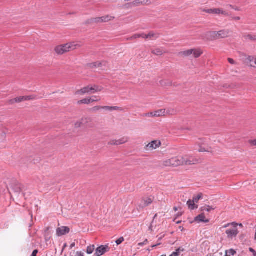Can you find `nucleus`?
<instances>
[{
	"instance_id": "nucleus-35",
	"label": "nucleus",
	"mask_w": 256,
	"mask_h": 256,
	"mask_svg": "<svg viewBox=\"0 0 256 256\" xmlns=\"http://www.w3.org/2000/svg\"><path fill=\"white\" fill-rule=\"evenodd\" d=\"M90 118H82V120H81V122H82V126L83 125H86L87 123L88 122H90Z\"/></svg>"
},
{
	"instance_id": "nucleus-31",
	"label": "nucleus",
	"mask_w": 256,
	"mask_h": 256,
	"mask_svg": "<svg viewBox=\"0 0 256 256\" xmlns=\"http://www.w3.org/2000/svg\"><path fill=\"white\" fill-rule=\"evenodd\" d=\"M92 87L94 88V89L92 90L93 92H92V94L95 93L96 92H100L102 89V87L96 85H94V86Z\"/></svg>"
},
{
	"instance_id": "nucleus-23",
	"label": "nucleus",
	"mask_w": 256,
	"mask_h": 256,
	"mask_svg": "<svg viewBox=\"0 0 256 256\" xmlns=\"http://www.w3.org/2000/svg\"><path fill=\"white\" fill-rule=\"evenodd\" d=\"M215 208H214L212 206H210L208 205H206L205 206L200 208L201 211H206L208 212H210L212 210H215Z\"/></svg>"
},
{
	"instance_id": "nucleus-2",
	"label": "nucleus",
	"mask_w": 256,
	"mask_h": 256,
	"mask_svg": "<svg viewBox=\"0 0 256 256\" xmlns=\"http://www.w3.org/2000/svg\"><path fill=\"white\" fill-rule=\"evenodd\" d=\"M76 46L72 43L58 46L56 47L55 51L58 54H62L67 52L76 49Z\"/></svg>"
},
{
	"instance_id": "nucleus-60",
	"label": "nucleus",
	"mask_w": 256,
	"mask_h": 256,
	"mask_svg": "<svg viewBox=\"0 0 256 256\" xmlns=\"http://www.w3.org/2000/svg\"><path fill=\"white\" fill-rule=\"evenodd\" d=\"M161 244L160 243H158L157 244H155V245H153L152 246V248H155L158 246H160Z\"/></svg>"
},
{
	"instance_id": "nucleus-40",
	"label": "nucleus",
	"mask_w": 256,
	"mask_h": 256,
	"mask_svg": "<svg viewBox=\"0 0 256 256\" xmlns=\"http://www.w3.org/2000/svg\"><path fill=\"white\" fill-rule=\"evenodd\" d=\"M134 38H144V34H136L134 36Z\"/></svg>"
},
{
	"instance_id": "nucleus-5",
	"label": "nucleus",
	"mask_w": 256,
	"mask_h": 256,
	"mask_svg": "<svg viewBox=\"0 0 256 256\" xmlns=\"http://www.w3.org/2000/svg\"><path fill=\"white\" fill-rule=\"evenodd\" d=\"M232 224L234 226V228L227 230L226 232L228 239H232L233 238L236 237L238 234V231L236 228L238 224L236 222H232Z\"/></svg>"
},
{
	"instance_id": "nucleus-26",
	"label": "nucleus",
	"mask_w": 256,
	"mask_h": 256,
	"mask_svg": "<svg viewBox=\"0 0 256 256\" xmlns=\"http://www.w3.org/2000/svg\"><path fill=\"white\" fill-rule=\"evenodd\" d=\"M202 54V52H201L200 50L195 49H194V51L192 53L194 57L195 58H199Z\"/></svg>"
},
{
	"instance_id": "nucleus-56",
	"label": "nucleus",
	"mask_w": 256,
	"mask_h": 256,
	"mask_svg": "<svg viewBox=\"0 0 256 256\" xmlns=\"http://www.w3.org/2000/svg\"><path fill=\"white\" fill-rule=\"evenodd\" d=\"M38 250L36 249V250H34L32 252V254H34V255L36 256V255H37V254H38Z\"/></svg>"
},
{
	"instance_id": "nucleus-36",
	"label": "nucleus",
	"mask_w": 256,
	"mask_h": 256,
	"mask_svg": "<svg viewBox=\"0 0 256 256\" xmlns=\"http://www.w3.org/2000/svg\"><path fill=\"white\" fill-rule=\"evenodd\" d=\"M164 165L166 166H171L172 164H171V160L170 159L168 160H166L164 162Z\"/></svg>"
},
{
	"instance_id": "nucleus-51",
	"label": "nucleus",
	"mask_w": 256,
	"mask_h": 256,
	"mask_svg": "<svg viewBox=\"0 0 256 256\" xmlns=\"http://www.w3.org/2000/svg\"><path fill=\"white\" fill-rule=\"evenodd\" d=\"M229 6L230 7L236 10L240 11V10L238 7H236L234 6H233L232 5H229Z\"/></svg>"
},
{
	"instance_id": "nucleus-58",
	"label": "nucleus",
	"mask_w": 256,
	"mask_h": 256,
	"mask_svg": "<svg viewBox=\"0 0 256 256\" xmlns=\"http://www.w3.org/2000/svg\"><path fill=\"white\" fill-rule=\"evenodd\" d=\"M76 246V244H75V242H72V243L70 244V248H72L74 247V246Z\"/></svg>"
},
{
	"instance_id": "nucleus-16",
	"label": "nucleus",
	"mask_w": 256,
	"mask_h": 256,
	"mask_svg": "<svg viewBox=\"0 0 256 256\" xmlns=\"http://www.w3.org/2000/svg\"><path fill=\"white\" fill-rule=\"evenodd\" d=\"M194 221L197 222H203L204 223H208L209 222L208 220L206 219L205 215L204 213H202L194 218Z\"/></svg>"
},
{
	"instance_id": "nucleus-45",
	"label": "nucleus",
	"mask_w": 256,
	"mask_h": 256,
	"mask_svg": "<svg viewBox=\"0 0 256 256\" xmlns=\"http://www.w3.org/2000/svg\"><path fill=\"white\" fill-rule=\"evenodd\" d=\"M148 243V240L147 239H146V240H145L144 242L139 243L138 244V246H142Z\"/></svg>"
},
{
	"instance_id": "nucleus-20",
	"label": "nucleus",
	"mask_w": 256,
	"mask_h": 256,
	"mask_svg": "<svg viewBox=\"0 0 256 256\" xmlns=\"http://www.w3.org/2000/svg\"><path fill=\"white\" fill-rule=\"evenodd\" d=\"M98 100H92V98H84L82 100H78V104H88L90 102H96Z\"/></svg>"
},
{
	"instance_id": "nucleus-17",
	"label": "nucleus",
	"mask_w": 256,
	"mask_h": 256,
	"mask_svg": "<svg viewBox=\"0 0 256 256\" xmlns=\"http://www.w3.org/2000/svg\"><path fill=\"white\" fill-rule=\"evenodd\" d=\"M164 113V110H160L154 112L146 114V115L152 117H158L162 116Z\"/></svg>"
},
{
	"instance_id": "nucleus-12",
	"label": "nucleus",
	"mask_w": 256,
	"mask_h": 256,
	"mask_svg": "<svg viewBox=\"0 0 256 256\" xmlns=\"http://www.w3.org/2000/svg\"><path fill=\"white\" fill-rule=\"evenodd\" d=\"M160 144L161 142L160 141L153 140L146 146L147 150H152L154 149H156L157 148L159 147Z\"/></svg>"
},
{
	"instance_id": "nucleus-9",
	"label": "nucleus",
	"mask_w": 256,
	"mask_h": 256,
	"mask_svg": "<svg viewBox=\"0 0 256 256\" xmlns=\"http://www.w3.org/2000/svg\"><path fill=\"white\" fill-rule=\"evenodd\" d=\"M153 202V200L150 198H143L140 203L138 206L140 208H144L148 205L150 204Z\"/></svg>"
},
{
	"instance_id": "nucleus-43",
	"label": "nucleus",
	"mask_w": 256,
	"mask_h": 256,
	"mask_svg": "<svg viewBox=\"0 0 256 256\" xmlns=\"http://www.w3.org/2000/svg\"><path fill=\"white\" fill-rule=\"evenodd\" d=\"M15 100H16L15 98H13V99H12V100H8L7 103L8 104H13L16 103V102H15Z\"/></svg>"
},
{
	"instance_id": "nucleus-19",
	"label": "nucleus",
	"mask_w": 256,
	"mask_h": 256,
	"mask_svg": "<svg viewBox=\"0 0 256 256\" xmlns=\"http://www.w3.org/2000/svg\"><path fill=\"white\" fill-rule=\"evenodd\" d=\"M114 18V16L107 15L100 17V22H106L110 21Z\"/></svg>"
},
{
	"instance_id": "nucleus-30",
	"label": "nucleus",
	"mask_w": 256,
	"mask_h": 256,
	"mask_svg": "<svg viewBox=\"0 0 256 256\" xmlns=\"http://www.w3.org/2000/svg\"><path fill=\"white\" fill-rule=\"evenodd\" d=\"M184 248H179L175 252H172L173 255H174V256H178L180 254V252H184Z\"/></svg>"
},
{
	"instance_id": "nucleus-38",
	"label": "nucleus",
	"mask_w": 256,
	"mask_h": 256,
	"mask_svg": "<svg viewBox=\"0 0 256 256\" xmlns=\"http://www.w3.org/2000/svg\"><path fill=\"white\" fill-rule=\"evenodd\" d=\"M24 98H26L25 101L34 99V97L33 96H24Z\"/></svg>"
},
{
	"instance_id": "nucleus-34",
	"label": "nucleus",
	"mask_w": 256,
	"mask_h": 256,
	"mask_svg": "<svg viewBox=\"0 0 256 256\" xmlns=\"http://www.w3.org/2000/svg\"><path fill=\"white\" fill-rule=\"evenodd\" d=\"M142 2V4L150 5L152 3V0H140Z\"/></svg>"
},
{
	"instance_id": "nucleus-52",
	"label": "nucleus",
	"mask_w": 256,
	"mask_h": 256,
	"mask_svg": "<svg viewBox=\"0 0 256 256\" xmlns=\"http://www.w3.org/2000/svg\"><path fill=\"white\" fill-rule=\"evenodd\" d=\"M76 256H84V254L82 252H77L76 253Z\"/></svg>"
},
{
	"instance_id": "nucleus-15",
	"label": "nucleus",
	"mask_w": 256,
	"mask_h": 256,
	"mask_svg": "<svg viewBox=\"0 0 256 256\" xmlns=\"http://www.w3.org/2000/svg\"><path fill=\"white\" fill-rule=\"evenodd\" d=\"M106 62H92L90 64H88V66L92 68H102L103 66H106Z\"/></svg>"
},
{
	"instance_id": "nucleus-42",
	"label": "nucleus",
	"mask_w": 256,
	"mask_h": 256,
	"mask_svg": "<svg viewBox=\"0 0 256 256\" xmlns=\"http://www.w3.org/2000/svg\"><path fill=\"white\" fill-rule=\"evenodd\" d=\"M82 122H78L75 124V127L76 128H80L82 126Z\"/></svg>"
},
{
	"instance_id": "nucleus-46",
	"label": "nucleus",
	"mask_w": 256,
	"mask_h": 256,
	"mask_svg": "<svg viewBox=\"0 0 256 256\" xmlns=\"http://www.w3.org/2000/svg\"><path fill=\"white\" fill-rule=\"evenodd\" d=\"M249 251L253 254L254 256H256V251L253 248H250Z\"/></svg>"
},
{
	"instance_id": "nucleus-41",
	"label": "nucleus",
	"mask_w": 256,
	"mask_h": 256,
	"mask_svg": "<svg viewBox=\"0 0 256 256\" xmlns=\"http://www.w3.org/2000/svg\"><path fill=\"white\" fill-rule=\"evenodd\" d=\"M204 12L208 13V14H213L214 12V8H210V9H207V10H204Z\"/></svg>"
},
{
	"instance_id": "nucleus-53",
	"label": "nucleus",
	"mask_w": 256,
	"mask_h": 256,
	"mask_svg": "<svg viewBox=\"0 0 256 256\" xmlns=\"http://www.w3.org/2000/svg\"><path fill=\"white\" fill-rule=\"evenodd\" d=\"M230 253L232 256H234L236 254V252L235 250H234L233 249H230Z\"/></svg>"
},
{
	"instance_id": "nucleus-27",
	"label": "nucleus",
	"mask_w": 256,
	"mask_h": 256,
	"mask_svg": "<svg viewBox=\"0 0 256 256\" xmlns=\"http://www.w3.org/2000/svg\"><path fill=\"white\" fill-rule=\"evenodd\" d=\"M152 53L156 56H161L163 54V51L160 48H156L153 50Z\"/></svg>"
},
{
	"instance_id": "nucleus-14",
	"label": "nucleus",
	"mask_w": 256,
	"mask_h": 256,
	"mask_svg": "<svg viewBox=\"0 0 256 256\" xmlns=\"http://www.w3.org/2000/svg\"><path fill=\"white\" fill-rule=\"evenodd\" d=\"M94 89V88L92 86H88L84 87L83 88L81 89L80 90H78L76 92V94H83L86 93H92V92H93V90Z\"/></svg>"
},
{
	"instance_id": "nucleus-37",
	"label": "nucleus",
	"mask_w": 256,
	"mask_h": 256,
	"mask_svg": "<svg viewBox=\"0 0 256 256\" xmlns=\"http://www.w3.org/2000/svg\"><path fill=\"white\" fill-rule=\"evenodd\" d=\"M124 241V238L123 237H120L119 238H118L116 240V242L117 245H119V244H121Z\"/></svg>"
},
{
	"instance_id": "nucleus-10",
	"label": "nucleus",
	"mask_w": 256,
	"mask_h": 256,
	"mask_svg": "<svg viewBox=\"0 0 256 256\" xmlns=\"http://www.w3.org/2000/svg\"><path fill=\"white\" fill-rule=\"evenodd\" d=\"M128 142V138H122L118 140H111L108 142V145L112 146H118L126 143Z\"/></svg>"
},
{
	"instance_id": "nucleus-32",
	"label": "nucleus",
	"mask_w": 256,
	"mask_h": 256,
	"mask_svg": "<svg viewBox=\"0 0 256 256\" xmlns=\"http://www.w3.org/2000/svg\"><path fill=\"white\" fill-rule=\"evenodd\" d=\"M154 36H155V34H154L152 32H150L148 34H144V38H145V39L151 38H152L154 37Z\"/></svg>"
},
{
	"instance_id": "nucleus-61",
	"label": "nucleus",
	"mask_w": 256,
	"mask_h": 256,
	"mask_svg": "<svg viewBox=\"0 0 256 256\" xmlns=\"http://www.w3.org/2000/svg\"><path fill=\"white\" fill-rule=\"evenodd\" d=\"M67 246V244H64V246H63V248H62V252H63V250H64V249Z\"/></svg>"
},
{
	"instance_id": "nucleus-4",
	"label": "nucleus",
	"mask_w": 256,
	"mask_h": 256,
	"mask_svg": "<svg viewBox=\"0 0 256 256\" xmlns=\"http://www.w3.org/2000/svg\"><path fill=\"white\" fill-rule=\"evenodd\" d=\"M10 186L12 190L18 194H20L21 192L25 191L24 186L16 180H14Z\"/></svg>"
},
{
	"instance_id": "nucleus-6",
	"label": "nucleus",
	"mask_w": 256,
	"mask_h": 256,
	"mask_svg": "<svg viewBox=\"0 0 256 256\" xmlns=\"http://www.w3.org/2000/svg\"><path fill=\"white\" fill-rule=\"evenodd\" d=\"M241 56H243L242 58L244 62L246 64L250 63V66L252 67H256V58L252 56H248L244 54H242Z\"/></svg>"
},
{
	"instance_id": "nucleus-28",
	"label": "nucleus",
	"mask_w": 256,
	"mask_h": 256,
	"mask_svg": "<svg viewBox=\"0 0 256 256\" xmlns=\"http://www.w3.org/2000/svg\"><path fill=\"white\" fill-rule=\"evenodd\" d=\"M106 106H96L94 108H92L90 110L93 112H96L100 110H105V107Z\"/></svg>"
},
{
	"instance_id": "nucleus-25",
	"label": "nucleus",
	"mask_w": 256,
	"mask_h": 256,
	"mask_svg": "<svg viewBox=\"0 0 256 256\" xmlns=\"http://www.w3.org/2000/svg\"><path fill=\"white\" fill-rule=\"evenodd\" d=\"M244 38L246 40H249L251 41H255L256 40V35H252V34H248L244 36Z\"/></svg>"
},
{
	"instance_id": "nucleus-21",
	"label": "nucleus",
	"mask_w": 256,
	"mask_h": 256,
	"mask_svg": "<svg viewBox=\"0 0 256 256\" xmlns=\"http://www.w3.org/2000/svg\"><path fill=\"white\" fill-rule=\"evenodd\" d=\"M194 51V49L188 50H187L181 52L179 54L184 56H188L192 55Z\"/></svg>"
},
{
	"instance_id": "nucleus-59",
	"label": "nucleus",
	"mask_w": 256,
	"mask_h": 256,
	"mask_svg": "<svg viewBox=\"0 0 256 256\" xmlns=\"http://www.w3.org/2000/svg\"><path fill=\"white\" fill-rule=\"evenodd\" d=\"M224 88H232V87L231 86H230V85H228V84H225V85L224 86Z\"/></svg>"
},
{
	"instance_id": "nucleus-47",
	"label": "nucleus",
	"mask_w": 256,
	"mask_h": 256,
	"mask_svg": "<svg viewBox=\"0 0 256 256\" xmlns=\"http://www.w3.org/2000/svg\"><path fill=\"white\" fill-rule=\"evenodd\" d=\"M228 60L230 64H236L235 61L232 58H228Z\"/></svg>"
},
{
	"instance_id": "nucleus-11",
	"label": "nucleus",
	"mask_w": 256,
	"mask_h": 256,
	"mask_svg": "<svg viewBox=\"0 0 256 256\" xmlns=\"http://www.w3.org/2000/svg\"><path fill=\"white\" fill-rule=\"evenodd\" d=\"M230 34V30H222L218 32H216V34L218 39L227 38L229 36Z\"/></svg>"
},
{
	"instance_id": "nucleus-18",
	"label": "nucleus",
	"mask_w": 256,
	"mask_h": 256,
	"mask_svg": "<svg viewBox=\"0 0 256 256\" xmlns=\"http://www.w3.org/2000/svg\"><path fill=\"white\" fill-rule=\"evenodd\" d=\"M100 22V18H95L87 20L85 22V24H90Z\"/></svg>"
},
{
	"instance_id": "nucleus-24",
	"label": "nucleus",
	"mask_w": 256,
	"mask_h": 256,
	"mask_svg": "<svg viewBox=\"0 0 256 256\" xmlns=\"http://www.w3.org/2000/svg\"><path fill=\"white\" fill-rule=\"evenodd\" d=\"M95 250V246L94 245H90L87 247L86 252L88 254H92Z\"/></svg>"
},
{
	"instance_id": "nucleus-44",
	"label": "nucleus",
	"mask_w": 256,
	"mask_h": 256,
	"mask_svg": "<svg viewBox=\"0 0 256 256\" xmlns=\"http://www.w3.org/2000/svg\"><path fill=\"white\" fill-rule=\"evenodd\" d=\"M213 14H220V8H214Z\"/></svg>"
},
{
	"instance_id": "nucleus-54",
	"label": "nucleus",
	"mask_w": 256,
	"mask_h": 256,
	"mask_svg": "<svg viewBox=\"0 0 256 256\" xmlns=\"http://www.w3.org/2000/svg\"><path fill=\"white\" fill-rule=\"evenodd\" d=\"M134 2V4L136 5H138L140 4H142V2L140 1V0H136Z\"/></svg>"
},
{
	"instance_id": "nucleus-63",
	"label": "nucleus",
	"mask_w": 256,
	"mask_h": 256,
	"mask_svg": "<svg viewBox=\"0 0 256 256\" xmlns=\"http://www.w3.org/2000/svg\"><path fill=\"white\" fill-rule=\"evenodd\" d=\"M174 211H177L178 210V208L176 207H174Z\"/></svg>"
},
{
	"instance_id": "nucleus-3",
	"label": "nucleus",
	"mask_w": 256,
	"mask_h": 256,
	"mask_svg": "<svg viewBox=\"0 0 256 256\" xmlns=\"http://www.w3.org/2000/svg\"><path fill=\"white\" fill-rule=\"evenodd\" d=\"M203 198V194L202 193H199L197 196H194L192 200H189L187 202V205L188 208L190 210H194L198 208V205L196 204L200 200Z\"/></svg>"
},
{
	"instance_id": "nucleus-33",
	"label": "nucleus",
	"mask_w": 256,
	"mask_h": 256,
	"mask_svg": "<svg viewBox=\"0 0 256 256\" xmlns=\"http://www.w3.org/2000/svg\"><path fill=\"white\" fill-rule=\"evenodd\" d=\"M15 102H16V103H20L22 102L25 101L26 98H24V96H19L16 98Z\"/></svg>"
},
{
	"instance_id": "nucleus-7",
	"label": "nucleus",
	"mask_w": 256,
	"mask_h": 256,
	"mask_svg": "<svg viewBox=\"0 0 256 256\" xmlns=\"http://www.w3.org/2000/svg\"><path fill=\"white\" fill-rule=\"evenodd\" d=\"M110 248L108 247V246L105 245L103 246L102 245L100 246H98L96 250V253L95 255L96 256H101L104 254L106 252H108L109 251Z\"/></svg>"
},
{
	"instance_id": "nucleus-22",
	"label": "nucleus",
	"mask_w": 256,
	"mask_h": 256,
	"mask_svg": "<svg viewBox=\"0 0 256 256\" xmlns=\"http://www.w3.org/2000/svg\"><path fill=\"white\" fill-rule=\"evenodd\" d=\"M160 83L162 86H170L172 85V82L168 80H162L160 82Z\"/></svg>"
},
{
	"instance_id": "nucleus-62",
	"label": "nucleus",
	"mask_w": 256,
	"mask_h": 256,
	"mask_svg": "<svg viewBox=\"0 0 256 256\" xmlns=\"http://www.w3.org/2000/svg\"><path fill=\"white\" fill-rule=\"evenodd\" d=\"M45 238L46 241L48 240V237H47L46 234H45Z\"/></svg>"
},
{
	"instance_id": "nucleus-1",
	"label": "nucleus",
	"mask_w": 256,
	"mask_h": 256,
	"mask_svg": "<svg viewBox=\"0 0 256 256\" xmlns=\"http://www.w3.org/2000/svg\"><path fill=\"white\" fill-rule=\"evenodd\" d=\"M172 166L176 167L180 165L190 166L198 163V160L193 156H176L170 158Z\"/></svg>"
},
{
	"instance_id": "nucleus-57",
	"label": "nucleus",
	"mask_w": 256,
	"mask_h": 256,
	"mask_svg": "<svg viewBox=\"0 0 256 256\" xmlns=\"http://www.w3.org/2000/svg\"><path fill=\"white\" fill-rule=\"evenodd\" d=\"M182 215V213H180L178 212L177 214H176V218L174 220V222H176V218L180 216H181Z\"/></svg>"
},
{
	"instance_id": "nucleus-48",
	"label": "nucleus",
	"mask_w": 256,
	"mask_h": 256,
	"mask_svg": "<svg viewBox=\"0 0 256 256\" xmlns=\"http://www.w3.org/2000/svg\"><path fill=\"white\" fill-rule=\"evenodd\" d=\"M220 14L224 15L225 16H229V14L228 12H227L226 11L222 10V9H220Z\"/></svg>"
},
{
	"instance_id": "nucleus-50",
	"label": "nucleus",
	"mask_w": 256,
	"mask_h": 256,
	"mask_svg": "<svg viewBox=\"0 0 256 256\" xmlns=\"http://www.w3.org/2000/svg\"><path fill=\"white\" fill-rule=\"evenodd\" d=\"M165 236V234H160V236H157V237H158V241H160Z\"/></svg>"
},
{
	"instance_id": "nucleus-64",
	"label": "nucleus",
	"mask_w": 256,
	"mask_h": 256,
	"mask_svg": "<svg viewBox=\"0 0 256 256\" xmlns=\"http://www.w3.org/2000/svg\"><path fill=\"white\" fill-rule=\"evenodd\" d=\"M48 230H49V228H48H48H46V230H45V232H48Z\"/></svg>"
},
{
	"instance_id": "nucleus-13",
	"label": "nucleus",
	"mask_w": 256,
	"mask_h": 256,
	"mask_svg": "<svg viewBox=\"0 0 256 256\" xmlns=\"http://www.w3.org/2000/svg\"><path fill=\"white\" fill-rule=\"evenodd\" d=\"M205 35L207 39L210 40H213L218 39L216 34V31L208 32L205 34Z\"/></svg>"
},
{
	"instance_id": "nucleus-55",
	"label": "nucleus",
	"mask_w": 256,
	"mask_h": 256,
	"mask_svg": "<svg viewBox=\"0 0 256 256\" xmlns=\"http://www.w3.org/2000/svg\"><path fill=\"white\" fill-rule=\"evenodd\" d=\"M232 20H240V16H236V17H232Z\"/></svg>"
},
{
	"instance_id": "nucleus-49",
	"label": "nucleus",
	"mask_w": 256,
	"mask_h": 256,
	"mask_svg": "<svg viewBox=\"0 0 256 256\" xmlns=\"http://www.w3.org/2000/svg\"><path fill=\"white\" fill-rule=\"evenodd\" d=\"M250 143L252 146H256V139L254 140H249Z\"/></svg>"
},
{
	"instance_id": "nucleus-39",
	"label": "nucleus",
	"mask_w": 256,
	"mask_h": 256,
	"mask_svg": "<svg viewBox=\"0 0 256 256\" xmlns=\"http://www.w3.org/2000/svg\"><path fill=\"white\" fill-rule=\"evenodd\" d=\"M198 152H210V151L208 150H206L205 148L202 147V146H200V148L198 149Z\"/></svg>"
},
{
	"instance_id": "nucleus-8",
	"label": "nucleus",
	"mask_w": 256,
	"mask_h": 256,
	"mask_svg": "<svg viewBox=\"0 0 256 256\" xmlns=\"http://www.w3.org/2000/svg\"><path fill=\"white\" fill-rule=\"evenodd\" d=\"M70 232V228L68 227L62 226L56 229V234L60 236L68 234Z\"/></svg>"
},
{
	"instance_id": "nucleus-29",
	"label": "nucleus",
	"mask_w": 256,
	"mask_h": 256,
	"mask_svg": "<svg viewBox=\"0 0 256 256\" xmlns=\"http://www.w3.org/2000/svg\"><path fill=\"white\" fill-rule=\"evenodd\" d=\"M120 110V108L118 106H106V107H105V110H106L112 111V110Z\"/></svg>"
}]
</instances>
